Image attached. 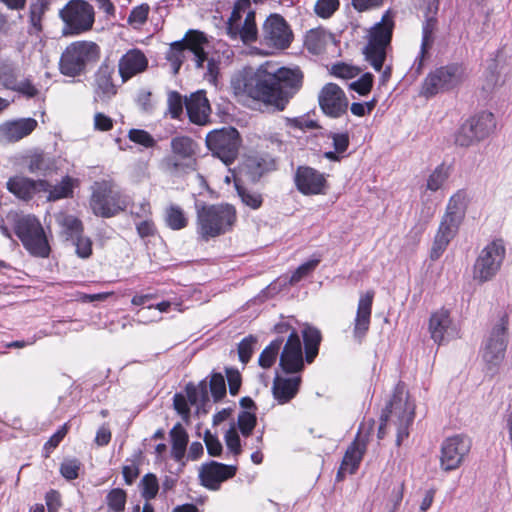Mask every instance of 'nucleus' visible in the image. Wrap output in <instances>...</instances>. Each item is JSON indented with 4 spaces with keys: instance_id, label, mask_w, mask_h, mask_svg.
Instances as JSON below:
<instances>
[{
    "instance_id": "1",
    "label": "nucleus",
    "mask_w": 512,
    "mask_h": 512,
    "mask_svg": "<svg viewBox=\"0 0 512 512\" xmlns=\"http://www.w3.org/2000/svg\"><path fill=\"white\" fill-rule=\"evenodd\" d=\"M304 73L299 67L270 70L268 64L243 78V92L254 100L283 111L303 86Z\"/></svg>"
},
{
    "instance_id": "2",
    "label": "nucleus",
    "mask_w": 512,
    "mask_h": 512,
    "mask_svg": "<svg viewBox=\"0 0 512 512\" xmlns=\"http://www.w3.org/2000/svg\"><path fill=\"white\" fill-rule=\"evenodd\" d=\"M237 222L238 213L233 204L203 203L196 206V233L202 242L231 233Z\"/></svg>"
},
{
    "instance_id": "3",
    "label": "nucleus",
    "mask_w": 512,
    "mask_h": 512,
    "mask_svg": "<svg viewBox=\"0 0 512 512\" xmlns=\"http://www.w3.org/2000/svg\"><path fill=\"white\" fill-rule=\"evenodd\" d=\"M393 414L397 417L396 445L399 447L408 438L409 428L415 417V405L409 400V395L405 393V386L401 382L395 386L391 399L382 410L377 432L378 439L381 440L386 436V427Z\"/></svg>"
},
{
    "instance_id": "4",
    "label": "nucleus",
    "mask_w": 512,
    "mask_h": 512,
    "mask_svg": "<svg viewBox=\"0 0 512 512\" xmlns=\"http://www.w3.org/2000/svg\"><path fill=\"white\" fill-rule=\"evenodd\" d=\"M100 46L93 41L78 40L68 44L63 50L58 67L62 75L76 78L87 72L89 65L99 61Z\"/></svg>"
},
{
    "instance_id": "5",
    "label": "nucleus",
    "mask_w": 512,
    "mask_h": 512,
    "mask_svg": "<svg viewBox=\"0 0 512 512\" xmlns=\"http://www.w3.org/2000/svg\"><path fill=\"white\" fill-rule=\"evenodd\" d=\"M394 13L388 9L381 20L375 23L368 31L367 44L363 48L366 61L380 72L387 56V49L391 45L395 28Z\"/></svg>"
},
{
    "instance_id": "6",
    "label": "nucleus",
    "mask_w": 512,
    "mask_h": 512,
    "mask_svg": "<svg viewBox=\"0 0 512 512\" xmlns=\"http://www.w3.org/2000/svg\"><path fill=\"white\" fill-rule=\"evenodd\" d=\"M199 144L189 136L178 135L171 139V154L164 157L163 165L174 176H183L198 169Z\"/></svg>"
},
{
    "instance_id": "7",
    "label": "nucleus",
    "mask_w": 512,
    "mask_h": 512,
    "mask_svg": "<svg viewBox=\"0 0 512 512\" xmlns=\"http://www.w3.org/2000/svg\"><path fill=\"white\" fill-rule=\"evenodd\" d=\"M89 205L94 215L111 218L127 208L126 198L112 180H100L92 185Z\"/></svg>"
},
{
    "instance_id": "8",
    "label": "nucleus",
    "mask_w": 512,
    "mask_h": 512,
    "mask_svg": "<svg viewBox=\"0 0 512 512\" xmlns=\"http://www.w3.org/2000/svg\"><path fill=\"white\" fill-rule=\"evenodd\" d=\"M14 233L30 255L48 258L51 247L39 219L34 215H24L14 224Z\"/></svg>"
},
{
    "instance_id": "9",
    "label": "nucleus",
    "mask_w": 512,
    "mask_h": 512,
    "mask_svg": "<svg viewBox=\"0 0 512 512\" xmlns=\"http://www.w3.org/2000/svg\"><path fill=\"white\" fill-rule=\"evenodd\" d=\"M466 77V68L461 63H449L431 71L424 79L420 95L431 98L458 87Z\"/></svg>"
},
{
    "instance_id": "10",
    "label": "nucleus",
    "mask_w": 512,
    "mask_h": 512,
    "mask_svg": "<svg viewBox=\"0 0 512 512\" xmlns=\"http://www.w3.org/2000/svg\"><path fill=\"white\" fill-rule=\"evenodd\" d=\"M185 51L193 54V61L197 69H204L203 77L210 84L216 85L220 73V61L214 57H208L205 46L208 44L207 36L199 30H188L180 40Z\"/></svg>"
},
{
    "instance_id": "11",
    "label": "nucleus",
    "mask_w": 512,
    "mask_h": 512,
    "mask_svg": "<svg viewBox=\"0 0 512 512\" xmlns=\"http://www.w3.org/2000/svg\"><path fill=\"white\" fill-rule=\"evenodd\" d=\"M241 142L239 131L231 126L212 130L205 138L208 150L226 165L237 159Z\"/></svg>"
},
{
    "instance_id": "12",
    "label": "nucleus",
    "mask_w": 512,
    "mask_h": 512,
    "mask_svg": "<svg viewBox=\"0 0 512 512\" xmlns=\"http://www.w3.org/2000/svg\"><path fill=\"white\" fill-rule=\"evenodd\" d=\"M293 39L290 25L280 14H270L262 24L259 43L265 51H283L290 47Z\"/></svg>"
},
{
    "instance_id": "13",
    "label": "nucleus",
    "mask_w": 512,
    "mask_h": 512,
    "mask_svg": "<svg viewBox=\"0 0 512 512\" xmlns=\"http://www.w3.org/2000/svg\"><path fill=\"white\" fill-rule=\"evenodd\" d=\"M506 255L504 241L501 238L488 243L479 253L473 266V278L479 283L492 280L500 271Z\"/></svg>"
},
{
    "instance_id": "14",
    "label": "nucleus",
    "mask_w": 512,
    "mask_h": 512,
    "mask_svg": "<svg viewBox=\"0 0 512 512\" xmlns=\"http://www.w3.org/2000/svg\"><path fill=\"white\" fill-rule=\"evenodd\" d=\"M64 22L63 35H79L92 29L94 9L85 0H70L60 10Z\"/></svg>"
},
{
    "instance_id": "15",
    "label": "nucleus",
    "mask_w": 512,
    "mask_h": 512,
    "mask_svg": "<svg viewBox=\"0 0 512 512\" xmlns=\"http://www.w3.org/2000/svg\"><path fill=\"white\" fill-rule=\"evenodd\" d=\"M495 128V118L491 112H481L462 124L455 136V143L468 147L486 138Z\"/></svg>"
},
{
    "instance_id": "16",
    "label": "nucleus",
    "mask_w": 512,
    "mask_h": 512,
    "mask_svg": "<svg viewBox=\"0 0 512 512\" xmlns=\"http://www.w3.org/2000/svg\"><path fill=\"white\" fill-rule=\"evenodd\" d=\"M471 440L462 435L446 438L441 446L440 465L444 471H452L460 467L471 449Z\"/></svg>"
},
{
    "instance_id": "17",
    "label": "nucleus",
    "mask_w": 512,
    "mask_h": 512,
    "mask_svg": "<svg viewBox=\"0 0 512 512\" xmlns=\"http://www.w3.org/2000/svg\"><path fill=\"white\" fill-rule=\"evenodd\" d=\"M509 325V316L505 313L495 325L490 333L484 348L483 358L490 364H498L504 359L507 348V331Z\"/></svg>"
},
{
    "instance_id": "18",
    "label": "nucleus",
    "mask_w": 512,
    "mask_h": 512,
    "mask_svg": "<svg viewBox=\"0 0 512 512\" xmlns=\"http://www.w3.org/2000/svg\"><path fill=\"white\" fill-rule=\"evenodd\" d=\"M302 344L297 330H293L284 344L280 354L279 366L286 374H296L303 371L305 365Z\"/></svg>"
},
{
    "instance_id": "19",
    "label": "nucleus",
    "mask_w": 512,
    "mask_h": 512,
    "mask_svg": "<svg viewBox=\"0 0 512 512\" xmlns=\"http://www.w3.org/2000/svg\"><path fill=\"white\" fill-rule=\"evenodd\" d=\"M294 183L297 190L305 196L324 194L328 186L324 173L306 165L297 167Z\"/></svg>"
},
{
    "instance_id": "20",
    "label": "nucleus",
    "mask_w": 512,
    "mask_h": 512,
    "mask_svg": "<svg viewBox=\"0 0 512 512\" xmlns=\"http://www.w3.org/2000/svg\"><path fill=\"white\" fill-rule=\"evenodd\" d=\"M237 473V466L227 465L217 461L202 464L199 470L200 484L208 490L218 491L221 484Z\"/></svg>"
},
{
    "instance_id": "21",
    "label": "nucleus",
    "mask_w": 512,
    "mask_h": 512,
    "mask_svg": "<svg viewBox=\"0 0 512 512\" xmlns=\"http://www.w3.org/2000/svg\"><path fill=\"white\" fill-rule=\"evenodd\" d=\"M318 101L324 114L332 118L341 117L348 109L344 91L334 83H328L321 89Z\"/></svg>"
},
{
    "instance_id": "22",
    "label": "nucleus",
    "mask_w": 512,
    "mask_h": 512,
    "mask_svg": "<svg viewBox=\"0 0 512 512\" xmlns=\"http://www.w3.org/2000/svg\"><path fill=\"white\" fill-rule=\"evenodd\" d=\"M115 67L109 61H103L93 77L94 101L107 102L113 98L118 91L114 83Z\"/></svg>"
},
{
    "instance_id": "23",
    "label": "nucleus",
    "mask_w": 512,
    "mask_h": 512,
    "mask_svg": "<svg viewBox=\"0 0 512 512\" xmlns=\"http://www.w3.org/2000/svg\"><path fill=\"white\" fill-rule=\"evenodd\" d=\"M49 181L45 179L34 180L24 175H14L6 182V189L16 198L28 202L42 191H48Z\"/></svg>"
},
{
    "instance_id": "24",
    "label": "nucleus",
    "mask_w": 512,
    "mask_h": 512,
    "mask_svg": "<svg viewBox=\"0 0 512 512\" xmlns=\"http://www.w3.org/2000/svg\"><path fill=\"white\" fill-rule=\"evenodd\" d=\"M367 438H361L360 432L355 436V439L347 447L342 458L340 467L336 474V480L342 481L347 474H354L358 470L360 463L367 450Z\"/></svg>"
},
{
    "instance_id": "25",
    "label": "nucleus",
    "mask_w": 512,
    "mask_h": 512,
    "mask_svg": "<svg viewBox=\"0 0 512 512\" xmlns=\"http://www.w3.org/2000/svg\"><path fill=\"white\" fill-rule=\"evenodd\" d=\"M375 292L368 290L359 297L356 316L353 321V338L362 344L370 329L372 306Z\"/></svg>"
},
{
    "instance_id": "26",
    "label": "nucleus",
    "mask_w": 512,
    "mask_h": 512,
    "mask_svg": "<svg viewBox=\"0 0 512 512\" xmlns=\"http://www.w3.org/2000/svg\"><path fill=\"white\" fill-rule=\"evenodd\" d=\"M428 330L432 340L438 345H441L446 337H454L457 334L450 311L443 307L431 314Z\"/></svg>"
},
{
    "instance_id": "27",
    "label": "nucleus",
    "mask_w": 512,
    "mask_h": 512,
    "mask_svg": "<svg viewBox=\"0 0 512 512\" xmlns=\"http://www.w3.org/2000/svg\"><path fill=\"white\" fill-rule=\"evenodd\" d=\"M148 68V58L138 48L129 49L121 56L118 63V70L123 82L143 73Z\"/></svg>"
},
{
    "instance_id": "28",
    "label": "nucleus",
    "mask_w": 512,
    "mask_h": 512,
    "mask_svg": "<svg viewBox=\"0 0 512 512\" xmlns=\"http://www.w3.org/2000/svg\"><path fill=\"white\" fill-rule=\"evenodd\" d=\"M189 121L199 126L210 123L211 106L204 91H198L190 95L185 101Z\"/></svg>"
},
{
    "instance_id": "29",
    "label": "nucleus",
    "mask_w": 512,
    "mask_h": 512,
    "mask_svg": "<svg viewBox=\"0 0 512 512\" xmlns=\"http://www.w3.org/2000/svg\"><path fill=\"white\" fill-rule=\"evenodd\" d=\"M38 126L36 119L20 118L0 125V139L9 143L17 142L30 135Z\"/></svg>"
},
{
    "instance_id": "30",
    "label": "nucleus",
    "mask_w": 512,
    "mask_h": 512,
    "mask_svg": "<svg viewBox=\"0 0 512 512\" xmlns=\"http://www.w3.org/2000/svg\"><path fill=\"white\" fill-rule=\"evenodd\" d=\"M425 21L422 25V40L419 56L415 60V71L417 74L422 72L424 61L429 57V51L434 43V33L437 29L438 20L436 14H432L427 9Z\"/></svg>"
},
{
    "instance_id": "31",
    "label": "nucleus",
    "mask_w": 512,
    "mask_h": 512,
    "mask_svg": "<svg viewBox=\"0 0 512 512\" xmlns=\"http://www.w3.org/2000/svg\"><path fill=\"white\" fill-rule=\"evenodd\" d=\"M301 381L300 376L290 378L276 376L272 386L275 400H277L279 404H286L291 401L297 395Z\"/></svg>"
},
{
    "instance_id": "32",
    "label": "nucleus",
    "mask_w": 512,
    "mask_h": 512,
    "mask_svg": "<svg viewBox=\"0 0 512 512\" xmlns=\"http://www.w3.org/2000/svg\"><path fill=\"white\" fill-rule=\"evenodd\" d=\"M230 39H240L244 44H251L260 39L258 28L256 24V13L254 10H249L246 14L242 25H238L228 34Z\"/></svg>"
},
{
    "instance_id": "33",
    "label": "nucleus",
    "mask_w": 512,
    "mask_h": 512,
    "mask_svg": "<svg viewBox=\"0 0 512 512\" xmlns=\"http://www.w3.org/2000/svg\"><path fill=\"white\" fill-rule=\"evenodd\" d=\"M305 362L312 364L319 354V348L322 342L321 331L311 325H306L302 330Z\"/></svg>"
},
{
    "instance_id": "34",
    "label": "nucleus",
    "mask_w": 512,
    "mask_h": 512,
    "mask_svg": "<svg viewBox=\"0 0 512 512\" xmlns=\"http://www.w3.org/2000/svg\"><path fill=\"white\" fill-rule=\"evenodd\" d=\"M171 456L176 462H182L187 450L189 436L181 423H176L169 432Z\"/></svg>"
},
{
    "instance_id": "35",
    "label": "nucleus",
    "mask_w": 512,
    "mask_h": 512,
    "mask_svg": "<svg viewBox=\"0 0 512 512\" xmlns=\"http://www.w3.org/2000/svg\"><path fill=\"white\" fill-rule=\"evenodd\" d=\"M467 209V193L460 189L454 193L447 204L445 214L443 216L454 220V222H462Z\"/></svg>"
},
{
    "instance_id": "36",
    "label": "nucleus",
    "mask_w": 512,
    "mask_h": 512,
    "mask_svg": "<svg viewBox=\"0 0 512 512\" xmlns=\"http://www.w3.org/2000/svg\"><path fill=\"white\" fill-rule=\"evenodd\" d=\"M79 185V180L69 175L64 176L58 184L51 185L48 189L47 200L55 202L61 199L72 198L74 188Z\"/></svg>"
},
{
    "instance_id": "37",
    "label": "nucleus",
    "mask_w": 512,
    "mask_h": 512,
    "mask_svg": "<svg viewBox=\"0 0 512 512\" xmlns=\"http://www.w3.org/2000/svg\"><path fill=\"white\" fill-rule=\"evenodd\" d=\"M246 167L253 180L260 179L264 174L276 170L277 163L269 155L254 156L247 159Z\"/></svg>"
},
{
    "instance_id": "38",
    "label": "nucleus",
    "mask_w": 512,
    "mask_h": 512,
    "mask_svg": "<svg viewBox=\"0 0 512 512\" xmlns=\"http://www.w3.org/2000/svg\"><path fill=\"white\" fill-rule=\"evenodd\" d=\"M57 223L61 229V234L66 240L73 241L76 237L83 234L84 225L82 221L71 214H60L57 217Z\"/></svg>"
},
{
    "instance_id": "39",
    "label": "nucleus",
    "mask_w": 512,
    "mask_h": 512,
    "mask_svg": "<svg viewBox=\"0 0 512 512\" xmlns=\"http://www.w3.org/2000/svg\"><path fill=\"white\" fill-rule=\"evenodd\" d=\"M188 218L183 209L176 204H170L165 210V223L172 230H182L188 226Z\"/></svg>"
},
{
    "instance_id": "40",
    "label": "nucleus",
    "mask_w": 512,
    "mask_h": 512,
    "mask_svg": "<svg viewBox=\"0 0 512 512\" xmlns=\"http://www.w3.org/2000/svg\"><path fill=\"white\" fill-rule=\"evenodd\" d=\"M283 342V337H277L263 349L258 358V364L260 367L263 369H269L275 364Z\"/></svg>"
},
{
    "instance_id": "41",
    "label": "nucleus",
    "mask_w": 512,
    "mask_h": 512,
    "mask_svg": "<svg viewBox=\"0 0 512 512\" xmlns=\"http://www.w3.org/2000/svg\"><path fill=\"white\" fill-rule=\"evenodd\" d=\"M185 393L190 405H205L209 401L208 385L205 380L200 381L198 385L188 383L185 386Z\"/></svg>"
},
{
    "instance_id": "42",
    "label": "nucleus",
    "mask_w": 512,
    "mask_h": 512,
    "mask_svg": "<svg viewBox=\"0 0 512 512\" xmlns=\"http://www.w3.org/2000/svg\"><path fill=\"white\" fill-rule=\"evenodd\" d=\"M235 188L241 202L252 210H257L263 205L264 199L261 193L235 182Z\"/></svg>"
},
{
    "instance_id": "43",
    "label": "nucleus",
    "mask_w": 512,
    "mask_h": 512,
    "mask_svg": "<svg viewBox=\"0 0 512 512\" xmlns=\"http://www.w3.org/2000/svg\"><path fill=\"white\" fill-rule=\"evenodd\" d=\"M50 0H36L30 4L29 8V21L31 26L37 31L41 32L43 29L42 21L45 13L49 9Z\"/></svg>"
},
{
    "instance_id": "44",
    "label": "nucleus",
    "mask_w": 512,
    "mask_h": 512,
    "mask_svg": "<svg viewBox=\"0 0 512 512\" xmlns=\"http://www.w3.org/2000/svg\"><path fill=\"white\" fill-rule=\"evenodd\" d=\"M165 58L169 62L173 74H178L185 60V49L180 40L169 45Z\"/></svg>"
},
{
    "instance_id": "45",
    "label": "nucleus",
    "mask_w": 512,
    "mask_h": 512,
    "mask_svg": "<svg viewBox=\"0 0 512 512\" xmlns=\"http://www.w3.org/2000/svg\"><path fill=\"white\" fill-rule=\"evenodd\" d=\"M325 34L318 29H311L307 32L304 40L306 49L315 55L321 54L325 49Z\"/></svg>"
},
{
    "instance_id": "46",
    "label": "nucleus",
    "mask_w": 512,
    "mask_h": 512,
    "mask_svg": "<svg viewBox=\"0 0 512 512\" xmlns=\"http://www.w3.org/2000/svg\"><path fill=\"white\" fill-rule=\"evenodd\" d=\"M19 71L12 64L3 63L0 65V84L7 90L14 91L18 81Z\"/></svg>"
},
{
    "instance_id": "47",
    "label": "nucleus",
    "mask_w": 512,
    "mask_h": 512,
    "mask_svg": "<svg viewBox=\"0 0 512 512\" xmlns=\"http://www.w3.org/2000/svg\"><path fill=\"white\" fill-rule=\"evenodd\" d=\"M106 504L112 512H123L127 503V493L122 488H113L106 495Z\"/></svg>"
},
{
    "instance_id": "48",
    "label": "nucleus",
    "mask_w": 512,
    "mask_h": 512,
    "mask_svg": "<svg viewBox=\"0 0 512 512\" xmlns=\"http://www.w3.org/2000/svg\"><path fill=\"white\" fill-rule=\"evenodd\" d=\"M83 464L78 458H65L59 467V472L67 481L75 480L79 477Z\"/></svg>"
},
{
    "instance_id": "49",
    "label": "nucleus",
    "mask_w": 512,
    "mask_h": 512,
    "mask_svg": "<svg viewBox=\"0 0 512 512\" xmlns=\"http://www.w3.org/2000/svg\"><path fill=\"white\" fill-rule=\"evenodd\" d=\"M140 489L142 497L150 501L154 499L159 491V482L155 474L147 473L140 481Z\"/></svg>"
},
{
    "instance_id": "50",
    "label": "nucleus",
    "mask_w": 512,
    "mask_h": 512,
    "mask_svg": "<svg viewBox=\"0 0 512 512\" xmlns=\"http://www.w3.org/2000/svg\"><path fill=\"white\" fill-rule=\"evenodd\" d=\"M69 424L64 423L43 445V457L49 458L69 432Z\"/></svg>"
},
{
    "instance_id": "51",
    "label": "nucleus",
    "mask_w": 512,
    "mask_h": 512,
    "mask_svg": "<svg viewBox=\"0 0 512 512\" xmlns=\"http://www.w3.org/2000/svg\"><path fill=\"white\" fill-rule=\"evenodd\" d=\"M209 390L214 402H219L226 396L225 379L221 373H211L209 381Z\"/></svg>"
},
{
    "instance_id": "52",
    "label": "nucleus",
    "mask_w": 512,
    "mask_h": 512,
    "mask_svg": "<svg viewBox=\"0 0 512 512\" xmlns=\"http://www.w3.org/2000/svg\"><path fill=\"white\" fill-rule=\"evenodd\" d=\"M251 6L250 0H236L233 6L230 17L226 23L227 35L233 30V28L239 25L242 18V13L249 9Z\"/></svg>"
},
{
    "instance_id": "53",
    "label": "nucleus",
    "mask_w": 512,
    "mask_h": 512,
    "mask_svg": "<svg viewBox=\"0 0 512 512\" xmlns=\"http://www.w3.org/2000/svg\"><path fill=\"white\" fill-rule=\"evenodd\" d=\"M448 177V168L444 164H440L429 175L426 185L427 189L433 192L437 191L442 187L443 183L448 179Z\"/></svg>"
},
{
    "instance_id": "54",
    "label": "nucleus",
    "mask_w": 512,
    "mask_h": 512,
    "mask_svg": "<svg viewBox=\"0 0 512 512\" xmlns=\"http://www.w3.org/2000/svg\"><path fill=\"white\" fill-rule=\"evenodd\" d=\"M128 138L131 142L145 148H153L156 145L154 137L148 131L143 129H130L128 132Z\"/></svg>"
},
{
    "instance_id": "55",
    "label": "nucleus",
    "mask_w": 512,
    "mask_h": 512,
    "mask_svg": "<svg viewBox=\"0 0 512 512\" xmlns=\"http://www.w3.org/2000/svg\"><path fill=\"white\" fill-rule=\"evenodd\" d=\"M257 424L255 412L242 411L238 415V427L241 434L248 437Z\"/></svg>"
},
{
    "instance_id": "56",
    "label": "nucleus",
    "mask_w": 512,
    "mask_h": 512,
    "mask_svg": "<svg viewBox=\"0 0 512 512\" xmlns=\"http://www.w3.org/2000/svg\"><path fill=\"white\" fill-rule=\"evenodd\" d=\"M173 407L181 416L184 423L189 424L191 420L190 403L182 393H175L173 396Z\"/></svg>"
},
{
    "instance_id": "57",
    "label": "nucleus",
    "mask_w": 512,
    "mask_h": 512,
    "mask_svg": "<svg viewBox=\"0 0 512 512\" xmlns=\"http://www.w3.org/2000/svg\"><path fill=\"white\" fill-rule=\"evenodd\" d=\"M319 263L320 258H316L301 264L290 276L289 283L296 284L300 282L303 278L313 272Z\"/></svg>"
},
{
    "instance_id": "58",
    "label": "nucleus",
    "mask_w": 512,
    "mask_h": 512,
    "mask_svg": "<svg viewBox=\"0 0 512 512\" xmlns=\"http://www.w3.org/2000/svg\"><path fill=\"white\" fill-rule=\"evenodd\" d=\"M339 6V0H317L314 10L319 17L327 19L339 9Z\"/></svg>"
},
{
    "instance_id": "59",
    "label": "nucleus",
    "mask_w": 512,
    "mask_h": 512,
    "mask_svg": "<svg viewBox=\"0 0 512 512\" xmlns=\"http://www.w3.org/2000/svg\"><path fill=\"white\" fill-rule=\"evenodd\" d=\"M374 76L367 72L364 73L358 80L350 84V89L357 92L361 96L369 94L372 90Z\"/></svg>"
},
{
    "instance_id": "60",
    "label": "nucleus",
    "mask_w": 512,
    "mask_h": 512,
    "mask_svg": "<svg viewBox=\"0 0 512 512\" xmlns=\"http://www.w3.org/2000/svg\"><path fill=\"white\" fill-rule=\"evenodd\" d=\"M460 224V222H454V220L443 216L436 234L451 241L456 236Z\"/></svg>"
},
{
    "instance_id": "61",
    "label": "nucleus",
    "mask_w": 512,
    "mask_h": 512,
    "mask_svg": "<svg viewBox=\"0 0 512 512\" xmlns=\"http://www.w3.org/2000/svg\"><path fill=\"white\" fill-rule=\"evenodd\" d=\"M79 258L88 259L93 253V242L89 237L79 235L73 240Z\"/></svg>"
},
{
    "instance_id": "62",
    "label": "nucleus",
    "mask_w": 512,
    "mask_h": 512,
    "mask_svg": "<svg viewBox=\"0 0 512 512\" xmlns=\"http://www.w3.org/2000/svg\"><path fill=\"white\" fill-rule=\"evenodd\" d=\"M167 103L171 118L179 119L183 113V100L181 94L177 91L169 92Z\"/></svg>"
},
{
    "instance_id": "63",
    "label": "nucleus",
    "mask_w": 512,
    "mask_h": 512,
    "mask_svg": "<svg viewBox=\"0 0 512 512\" xmlns=\"http://www.w3.org/2000/svg\"><path fill=\"white\" fill-rule=\"evenodd\" d=\"M149 12L150 6L147 3L134 7L128 16V23L130 25H143L148 19Z\"/></svg>"
},
{
    "instance_id": "64",
    "label": "nucleus",
    "mask_w": 512,
    "mask_h": 512,
    "mask_svg": "<svg viewBox=\"0 0 512 512\" xmlns=\"http://www.w3.org/2000/svg\"><path fill=\"white\" fill-rule=\"evenodd\" d=\"M255 342L256 339L252 335H249L243 338L238 344V356L243 364H247L250 361L253 354V344Z\"/></svg>"
}]
</instances>
